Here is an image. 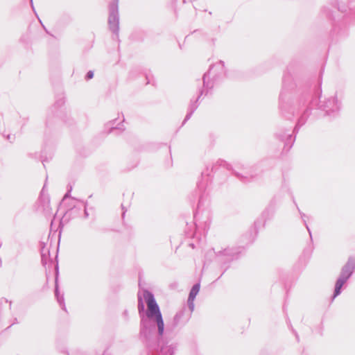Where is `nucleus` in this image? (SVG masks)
I'll return each mask as SVG.
<instances>
[{
	"instance_id": "f257e3e1",
	"label": "nucleus",
	"mask_w": 355,
	"mask_h": 355,
	"mask_svg": "<svg viewBox=\"0 0 355 355\" xmlns=\"http://www.w3.org/2000/svg\"><path fill=\"white\" fill-rule=\"evenodd\" d=\"M144 298L147 304V311L144 313L145 306L141 297L138 298V311L141 318L139 338L142 343L148 346L155 345L156 327L159 336L164 334V323L158 304L153 293L145 291Z\"/></svg>"
},
{
	"instance_id": "f03ea898",
	"label": "nucleus",
	"mask_w": 355,
	"mask_h": 355,
	"mask_svg": "<svg viewBox=\"0 0 355 355\" xmlns=\"http://www.w3.org/2000/svg\"><path fill=\"white\" fill-rule=\"evenodd\" d=\"M295 87V85L291 78L288 75H284L282 90L279 95V109L283 114H286L287 111L293 113L295 100L293 90Z\"/></svg>"
},
{
	"instance_id": "7ed1b4c3",
	"label": "nucleus",
	"mask_w": 355,
	"mask_h": 355,
	"mask_svg": "<svg viewBox=\"0 0 355 355\" xmlns=\"http://www.w3.org/2000/svg\"><path fill=\"white\" fill-rule=\"evenodd\" d=\"M225 76L224 62L221 60L210 66L208 71L203 75V88L207 94L214 84Z\"/></svg>"
},
{
	"instance_id": "20e7f679",
	"label": "nucleus",
	"mask_w": 355,
	"mask_h": 355,
	"mask_svg": "<svg viewBox=\"0 0 355 355\" xmlns=\"http://www.w3.org/2000/svg\"><path fill=\"white\" fill-rule=\"evenodd\" d=\"M163 334L159 336L158 329L156 331V338L155 340V345L149 347L146 343H143L146 347L148 355H173L175 346L173 344L168 345V343H165L162 339Z\"/></svg>"
},
{
	"instance_id": "39448f33",
	"label": "nucleus",
	"mask_w": 355,
	"mask_h": 355,
	"mask_svg": "<svg viewBox=\"0 0 355 355\" xmlns=\"http://www.w3.org/2000/svg\"><path fill=\"white\" fill-rule=\"evenodd\" d=\"M355 270V257H349L347 263L341 269L339 277L336 282L333 298H335L341 293L343 286L352 275Z\"/></svg>"
},
{
	"instance_id": "423d86ee",
	"label": "nucleus",
	"mask_w": 355,
	"mask_h": 355,
	"mask_svg": "<svg viewBox=\"0 0 355 355\" xmlns=\"http://www.w3.org/2000/svg\"><path fill=\"white\" fill-rule=\"evenodd\" d=\"M108 25L114 34L119 31V0H113L109 5Z\"/></svg>"
},
{
	"instance_id": "0eeeda50",
	"label": "nucleus",
	"mask_w": 355,
	"mask_h": 355,
	"mask_svg": "<svg viewBox=\"0 0 355 355\" xmlns=\"http://www.w3.org/2000/svg\"><path fill=\"white\" fill-rule=\"evenodd\" d=\"M320 103V108L324 111L327 115H334L341 109V101L338 99L337 96L328 98Z\"/></svg>"
},
{
	"instance_id": "6e6552de",
	"label": "nucleus",
	"mask_w": 355,
	"mask_h": 355,
	"mask_svg": "<svg viewBox=\"0 0 355 355\" xmlns=\"http://www.w3.org/2000/svg\"><path fill=\"white\" fill-rule=\"evenodd\" d=\"M185 307L177 312L174 315L171 323L167 325L166 329H171L173 331L178 327L184 326L189 321L190 318V315L185 316Z\"/></svg>"
},
{
	"instance_id": "1a4fd4ad",
	"label": "nucleus",
	"mask_w": 355,
	"mask_h": 355,
	"mask_svg": "<svg viewBox=\"0 0 355 355\" xmlns=\"http://www.w3.org/2000/svg\"><path fill=\"white\" fill-rule=\"evenodd\" d=\"M218 261L226 263L237 258V252L232 248L225 249L216 253Z\"/></svg>"
},
{
	"instance_id": "9d476101",
	"label": "nucleus",
	"mask_w": 355,
	"mask_h": 355,
	"mask_svg": "<svg viewBox=\"0 0 355 355\" xmlns=\"http://www.w3.org/2000/svg\"><path fill=\"white\" fill-rule=\"evenodd\" d=\"M205 94V95H207L206 94V89H205L204 88H202L200 91V94L198 95L197 99L196 100V101L194 102H191L189 106V108H188V112L185 116V119L182 123V125H184L187 121H188L192 116V114H193V112L196 111V110L198 108V105L197 104V102L198 101L199 98H200V96L202 95H203Z\"/></svg>"
},
{
	"instance_id": "9b49d317",
	"label": "nucleus",
	"mask_w": 355,
	"mask_h": 355,
	"mask_svg": "<svg viewBox=\"0 0 355 355\" xmlns=\"http://www.w3.org/2000/svg\"><path fill=\"white\" fill-rule=\"evenodd\" d=\"M256 169H251L249 173L246 172L245 175L240 174L239 173L235 172L236 176L240 178L243 182H249L257 178L261 173H255Z\"/></svg>"
},
{
	"instance_id": "f8f14e48",
	"label": "nucleus",
	"mask_w": 355,
	"mask_h": 355,
	"mask_svg": "<svg viewBox=\"0 0 355 355\" xmlns=\"http://www.w3.org/2000/svg\"><path fill=\"white\" fill-rule=\"evenodd\" d=\"M278 137L281 140H284L285 147H288V149L292 147L295 141V137L293 138V136L289 133V131L286 133H284V135H279Z\"/></svg>"
},
{
	"instance_id": "ddd939ff",
	"label": "nucleus",
	"mask_w": 355,
	"mask_h": 355,
	"mask_svg": "<svg viewBox=\"0 0 355 355\" xmlns=\"http://www.w3.org/2000/svg\"><path fill=\"white\" fill-rule=\"evenodd\" d=\"M207 185V182H204L202 181L198 183V192L199 193V200H198V207L199 209L200 205L202 203L203 198H204V193L203 192L206 189V187Z\"/></svg>"
},
{
	"instance_id": "4468645a",
	"label": "nucleus",
	"mask_w": 355,
	"mask_h": 355,
	"mask_svg": "<svg viewBox=\"0 0 355 355\" xmlns=\"http://www.w3.org/2000/svg\"><path fill=\"white\" fill-rule=\"evenodd\" d=\"M55 295L57 299L58 302L61 306L62 309L66 311V307L64 304V296L63 295H60L59 293L58 285L57 282V279L55 280Z\"/></svg>"
},
{
	"instance_id": "2eb2a0df",
	"label": "nucleus",
	"mask_w": 355,
	"mask_h": 355,
	"mask_svg": "<svg viewBox=\"0 0 355 355\" xmlns=\"http://www.w3.org/2000/svg\"><path fill=\"white\" fill-rule=\"evenodd\" d=\"M49 250L48 248L43 247L41 252V257H42V263L43 266H46L49 261L51 262V259L49 258Z\"/></svg>"
},
{
	"instance_id": "dca6fc26",
	"label": "nucleus",
	"mask_w": 355,
	"mask_h": 355,
	"mask_svg": "<svg viewBox=\"0 0 355 355\" xmlns=\"http://www.w3.org/2000/svg\"><path fill=\"white\" fill-rule=\"evenodd\" d=\"M218 166L226 168L227 170H232V168H230V165L227 164L225 161L218 159L216 162L214 164L211 166V171H216L218 169Z\"/></svg>"
},
{
	"instance_id": "f3484780",
	"label": "nucleus",
	"mask_w": 355,
	"mask_h": 355,
	"mask_svg": "<svg viewBox=\"0 0 355 355\" xmlns=\"http://www.w3.org/2000/svg\"><path fill=\"white\" fill-rule=\"evenodd\" d=\"M306 118H307V111H306L298 119L297 123L293 129V132H297L298 131L299 128L305 123Z\"/></svg>"
},
{
	"instance_id": "a211bd4d",
	"label": "nucleus",
	"mask_w": 355,
	"mask_h": 355,
	"mask_svg": "<svg viewBox=\"0 0 355 355\" xmlns=\"http://www.w3.org/2000/svg\"><path fill=\"white\" fill-rule=\"evenodd\" d=\"M200 286L199 283L195 284L190 291L188 298H190L191 300H194L200 291Z\"/></svg>"
},
{
	"instance_id": "6ab92c4d",
	"label": "nucleus",
	"mask_w": 355,
	"mask_h": 355,
	"mask_svg": "<svg viewBox=\"0 0 355 355\" xmlns=\"http://www.w3.org/2000/svg\"><path fill=\"white\" fill-rule=\"evenodd\" d=\"M64 104V99L63 97H61L59 99H58L56 101V102L55 103V104L53 105L52 109L54 110H55L57 111V110L58 108H60L62 107Z\"/></svg>"
},
{
	"instance_id": "aec40b11",
	"label": "nucleus",
	"mask_w": 355,
	"mask_h": 355,
	"mask_svg": "<svg viewBox=\"0 0 355 355\" xmlns=\"http://www.w3.org/2000/svg\"><path fill=\"white\" fill-rule=\"evenodd\" d=\"M297 209H298V211H299V213H300V216H301V218H302V219L303 220V222H304V225H305V226H306V229H307V230H308V232H309V233L310 236H311V233L310 229H309V226L307 225V224H306V220H305V218L306 217V216L305 215V214H304L303 212H302V211H300V209H299V207H297Z\"/></svg>"
},
{
	"instance_id": "412c9836",
	"label": "nucleus",
	"mask_w": 355,
	"mask_h": 355,
	"mask_svg": "<svg viewBox=\"0 0 355 355\" xmlns=\"http://www.w3.org/2000/svg\"><path fill=\"white\" fill-rule=\"evenodd\" d=\"M193 301L194 300H191L190 298H188V300H187L188 306H189V309L191 313L193 312V310H194V303H193Z\"/></svg>"
},
{
	"instance_id": "4be33fe9",
	"label": "nucleus",
	"mask_w": 355,
	"mask_h": 355,
	"mask_svg": "<svg viewBox=\"0 0 355 355\" xmlns=\"http://www.w3.org/2000/svg\"><path fill=\"white\" fill-rule=\"evenodd\" d=\"M93 77H94V72L92 71H89L85 76V79L89 80V79H92Z\"/></svg>"
},
{
	"instance_id": "5701e85b",
	"label": "nucleus",
	"mask_w": 355,
	"mask_h": 355,
	"mask_svg": "<svg viewBox=\"0 0 355 355\" xmlns=\"http://www.w3.org/2000/svg\"><path fill=\"white\" fill-rule=\"evenodd\" d=\"M71 189H72V187H70V188H69V189L68 190L67 193L64 195V198H63V199H62V201H63V202H64V201H65V200H67V198H68L69 197V193H70V192H71Z\"/></svg>"
},
{
	"instance_id": "b1692460",
	"label": "nucleus",
	"mask_w": 355,
	"mask_h": 355,
	"mask_svg": "<svg viewBox=\"0 0 355 355\" xmlns=\"http://www.w3.org/2000/svg\"><path fill=\"white\" fill-rule=\"evenodd\" d=\"M6 138L8 141H10V142H12L14 139H15V136L14 135H8L6 136Z\"/></svg>"
},
{
	"instance_id": "393cba45",
	"label": "nucleus",
	"mask_w": 355,
	"mask_h": 355,
	"mask_svg": "<svg viewBox=\"0 0 355 355\" xmlns=\"http://www.w3.org/2000/svg\"><path fill=\"white\" fill-rule=\"evenodd\" d=\"M83 207H84V214H85V218H88L89 216V214L87 211V209H86V205H83Z\"/></svg>"
},
{
	"instance_id": "a878e982",
	"label": "nucleus",
	"mask_w": 355,
	"mask_h": 355,
	"mask_svg": "<svg viewBox=\"0 0 355 355\" xmlns=\"http://www.w3.org/2000/svg\"><path fill=\"white\" fill-rule=\"evenodd\" d=\"M122 209L123 210V214H122V217L123 218V217H124V216H125V211H126V209H124V207H123V205H122Z\"/></svg>"
},
{
	"instance_id": "bb28decb",
	"label": "nucleus",
	"mask_w": 355,
	"mask_h": 355,
	"mask_svg": "<svg viewBox=\"0 0 355 355\" xmlns=\"http://www.w3.org/2000/svg\"><path fill=\"white\" fill-rule=\"evenodd\" d=\"M116 129H121V128L112 127V128H111V130L110 131V132H111L112 130H116Z\"/></svg>"
},
{
	"instance_id": "cd10ccee",
	"label": "nucleus",
	"mask_w": 355,
	"mask_h": 355,
	"mask_svg": "<svg viewBox=\"0 0 355 355\" xmlns=\"http://www.w3.org/2000/svg\"><path fill=\"white\" fill-rule=\"evenodd\" d=\"M44 187H45V185H44ZM44 187H43V188H42V192H41V196H40V198H42V196H43V192H44Z\"/></svg>"
},
{
	"instance_id": "c85d7f7f",
	"label": "nucleus",
	"mask_w": 355,
	"mask_h": 355,
	"mask_svg": "<svg viewBox=\"0 0 355 355\" xmlns=\"http://www.w3.org/2000/svg\"><path fill=\"white\" fill-rule=\"evenodd\" d=\"M207 175V176H208V175H209V174L208 173H207V171H206V172H202V176H203V175Z\"/></svg>"
},
{
	"instance_id": "c756f323",
	"label": "nucleus",
	"mask_w": 355,
	"mask_h": 355,
	"mask_svg": "<svg viewBox=\"0 0 355 355\" xmlns=\"http://www.w3.org/2000/svg\"><path fill=\"white\" fill-rule=\"evenodd\" d=\"M31 3L32 8L34 10L33 4V0H31Z\"/></svg>"
},
{
	"instance_id": "7c9ffc66",
	"label": "nucleus",
	"mask_w": 355,
	"mask_h": 355,
	"mask_svg": "<svg viewBox=\"0 0 355 355\" xmlns=\"http://www.w3.org/2000/svg\"><path fill=\"white\" fill-rule=\"evenodd\" d=\"M110 123L112 125H114V121H110Z\"/></svg>"
},
{
	"instance_id": "2f4dec72",
	"label": "nucleus",
	"mask_w": 355,
	"mask_h": 355,
	"mask_svg": "<svg viewBox=\"0 0 355 355\" xmlns=\"http://www.w3.org/2000/svg\"><path fill=\"white\" fill-rule=\"evenodd\" d=\"M191 246L194 248V245L193 244H191Z\"/></svg>"
},
{
	"instance_id": "473e14b6",
	"label": "nucleus",
	"mask_w": 355,
	"mask_h": 355,
	"mask_svg": "<svg viewBox=\"0 0 355 355\" xmlns=\"http://www.w3.org/2000/svg\"><path fill=\"white\" fill-rule=\"evenodd\" d=\"M124 314H125V315H127V311H124Z\"/></svg>"
},
{
	"instance_id": "72a5a7b5",
	"label": "nucleus",
	"mask_w": 355,
	"mask_h": 355,
	"mask_svg": "<svg viewBox=\"0 0 355 355\" xmlns=\"http://www.w3.org/2000/svg\"><path fill=\"white\" fill-rule=\"evenodd\" d=\"M268 210H270V208H267V209H266V211H268Z\"/></svg>"
},
{
	"instance_id": "f704fd0d",
	"label": "nucleus",
	"mask_w": 355,
	"mask_h": 355,
	"mask_svg": "<svg viewBox=\"0 0 355 355\" xmlns=\"http://www.w3.org/2000/svg\"><path fill=\"white\" fill-rule=\"evenodd\" d=\"M103 355H105V354H103Z\"/></svg>"
}]
</instances>
